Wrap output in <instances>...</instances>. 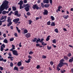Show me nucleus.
Segmentation results:
<instances>
[{"instance_id":"1","label":"nucleus","mask_w":73,"mask_h":73,"mask_svg":"<svg viewBox=\"0 0 73 73\" xmlns=\"http://www.w3.org/2000/svg\"><path fill=\"white\" fill-rule=\"evenodd\" d=\"M9 3V1H5L1 5L0 9L2 11L3 10L5 9H7L8 8L9 6H7V4Z\"/></svg>"},{"instance_id":"2","label":"nucleus","mask_w":73,"mask_h":73,"mask_svg":"<svg viewBox=\"0 0 73 73\" xmlns=\"http://www.w3.org/2000/svg\"><path fill=\"white\" fill-rule=\"evenodd\" d=\"M65 62V60L63 58H62L60 60V62L58 64L60 68L62 67L64 65H66L67 66H68V64L66 62Z\"/></svg>"},{"instance_id":"3","label":"nucleus","mask_w":73,"mask_h":73,"mask_svg":"<svg viewBox=\"0 0 73 73\" xmlns=\"http://www.w3.org/2000/svg\"><path fill=\"white\" fill-rule=\"evenodd\" d=\"M32 8L34 9H36L37 10H38L40 9L38 6L36 4L33 5Z\"/></svg>"},{"instance_id":"4","label":"nucleus","mask_w":73,"mask_h":73,"mask_svg":"<svg viewBox=\"0 0 73 73\" xmlns=\"http://www.w3.org/2000/svg\"><path fill=\"white\" fill-rule=\"evenodd\" d=\"M28 58L29 59L28 60H25V62L26 63H29L31 62V59H32V57L30 55L28 56Z\"/></svg>"},{"instance_id":"5","label":"nucleus","mask_w":73,"mask_h":73,"mask_svg":"<svg viewBox=\"0 0 73 73\" xmlns=\"http://www.w3.org/2000/svg\"><path fill=\"white\" fill-rule=\"evenodd\" d=\"M12 52L13 53L14 55L17 56L19 54L17 51L15 50H12Z\"/></svg>"},{"instance_id":"6","label":"nucleus","mask_w":73,"mask_h":73,"mask_svg":"<svg viewBox=\"0 0 73 73\" xmlns=\"http://www.w3.org/2000/svg\"><path fill=\"white\" fill-rule=\"evenodd\" d=\"M48 13V11L46 9H44V12H43V14L44 16L47 15Z\"/></svg>"},{"instance_id":"7","label":"nucleus","mask_w":73,"mask_h":73,"mask_svg":"<svg viewBox=\"0 0 73 73\" xmlns=\"http://www.w3.org/2000/svg\"><path fill=\"white\" fill-rule=\"evenodd\" d=\"M20 20L19 18L15 19L13 21V22L14 23H17L18 21H19Z\"/></svg>"},{"instance_id":"8","label":"nucleus","mask_w":73,"mask_h":73,"mask_svg":"<svg viewBox=\"0 0 73 73\" xmlns=\"http://www.w3.org/2000/svg\"><path fill=\"white\" fill-rule=\"evenodd\" d=\"M29 7L30 6L28 5L27 6H26L25 8V9L26 12H28L29 11Z\"/></svg>"},{"instance_id":"9","label":"nucleus","mask_w":73,"mask_h":73,"mask_svg":"<svg viewBox=\"0 0 73 73\" xmlns=\"http://www.w3.org/2000/svg\"><path fill=\"white\" fill-rule=\"evenodd\" d=\"M25 36H26V37L28 38L31 37V34L30 33H27V34H25Z\"/></svg>"},{"instance_id":"10","label":"nucleus","mask_w":73,"mask_h":73,"mask_svg":"<svg viewBox=\"0 0 73 73\" xmlns=\"http://www.w3.org/2000/svg\"><path fill=\"white\" fill-rule=\"evenodd\" d=\"M7 20L8 23H12L11 22L12 19H11L10 17H8L7 18Z\"/></svg>"},{"instance_id":"11","label":"nucleus","mask_w":73,"mask_h":73,"mask_svg":"<svg viewBox=\"0 0 73 73\" xmlns=\"http://www.w3.org/2000/svg\"><path fill=\"white\" fill-rule=\"evenodd\" d=\"M12 49H10V51H13V50L15 49V45L13 44H12Z\"/></svg>"},{"instance_id":"12","label":"nucleus","mask_w":73,"mask_h":73,"mask_svg":"<svg viewBox=\"0 0 73 73\" xmlns=\"http://www.w3.org/2000/svg\"><path fill=\"white\" fill-rule=\"evenodd\" d=\"M43 2L44 4H48L49 3V0H44V1H43Z\"/></svg>"},{"instance_id":"13","label":"nucleus","mask_w":73,"mask_h":73,"mask_svg":"<svg viewBox=\"0 0 73 73\" xmlns=\"http://www.w3.org/2000/svg\"><path fill=\"white\" fill-rule=\"evenodd\" d=\"M23 1L22 0H21V1H19V2L18 3V4L19 5H23Z\"/></svg>"},{"instance_id":"14","label":"nucleus","mask_w":73,"mask_h":73,"mask_svg":"<svg viewBox=\"0 0 73 73\" xmlns=\"http://www.w3.org/2000/svg\"><path fill=\"white\" fill-rule=\"evenodd\" d=\"M17 65H18V66H21L22 65V63L21 62H19L18 63V64H17Z\"/></svg>"},{"instance_id":"15","label":"nucleus","mask_w":73,"mask_h":73,"mask_svg":"<svg viewBox=\"0 0 73 73\" xmlns=\"http://www.w3.org/2000/svg\"><path fill=\"white\" fill-rule=\"evenodd\" d=\"M13 58L14 57H12V56L10 57V56H9L8 57V59L10 58V60H11V61H13Z\"/></svg>"},{"instance_id":"16","label":"nucleus","mask_w":73,"mask_h":73,"mask_svg":"<svg viewBox=\"0 0 73 73\" xmlns=\"http://www.w3.org/2000/svg\"><path fill=\"white\" fill-rule=\"evenodd\" d=\"M62 8V6H60L59 7H58V11H60V9H61Z\"/></svg>"},{"instance_id":"17","label":"nucleus","mask_w":73,"mask_h":73,"mask_svg":"<svg viewBox=\"0 0 73 73\" xmlns=\"http://www.w3.org/2000/svg\"><path fill=\"white\" fill-rule=\"evenodd\" d=\"M50 35H48L47 36V38L46 39V41H48L50 40L49 38L50 37Z\"/></svg>"},{"instance_id":"18","label":"nucleus","mask_w":73,"mask_h":73,"mask_svg":"<svg viewBox=\"0 0 73 73\" xmlns=\"http://www.w3.org/2000/svg\"><path fill=\"white\" fill-rule=\"evenodd\" d=\"M64 59L66 60H67L68 59V58L67 56H64Z\"/></svg>"},{"instance_id":"19","label":"nucleus","mask_w":73,"mask_h":73,"mask_svg":"<svg viewBox=\"0 0 73 73\" xmlns=\"http://www.w3.org/2000/svg\"><path fill=\"white\" fill-rule=\"evenodd\" d=\"M8 23H9L7 25V26L8 27H10L12 24V22H8Z\"/></svg>"},{"instance_id":"20","label":"nucleus","mask_w":73,"mask_h":73,"mask_svg":"<svg viewBox=\"0 0 73 73\" xmlns=\"http://www.w3.org/2000/svg\"><path fill=\"white\" fill-rule=\"evenodd\" d=\"M40 43H42V45H43V46H44L45 45H46L47 44L46 43H44V42H40Z\"/></svg>"},{"instance_id":"21","label":"nucleus","mask_w":73,"mask_h":73,"mask_svg":"<svg viewBox=\"0 0 73 73\" xmlns=\"http://www.w3.org/2000/svg\"><path fill=\"white\" fill-rule=\"evenodd\" d=\"M18 10H17L14 13V15L15 16H16V15H17L18 13Z\"/></svg>"},{"instance_id":"22","label":"nucleus","mask_w":73,"mask_h":73,"mask_svg":"<svg viewBox=\"0 0 73 73\" xmlns=\"http://www.w3.org/2000/svg\"><path fill=\"white\" fill-rule=\"evenodd\" d=\"M63 17L64 19H67L68 18V17L69 16H68V15H64Z\"/></svg>"},{"instance_id":"23","label":"nucleus","mask_w":73,"mask_h":73,"mask_svg":"<svg viewBox=\"0 0 73 73\" xmlns=\"http://www.w3.org/2000/svg\"><path fill=\"white\" fill-rule=\"evenodd\" d=\"M3 42H5V43H8V41L7 40V38H5V40H3Z\"/></svg>"},{"instance_id":"24","label":"nucleus","mask_w":73,"mask_h":73,"mask_svg":"<svg viewBox=\"0 0 73 73\" xmlns=\"http://www.w3.org/2000/svg\"><path fill=\"white\" fill-rule=\"evenodd\" d=\"M14 70H16L17 71H18V68L16 66H15L14 68Z\"/></svg>"},{"instance_id":"25","label":"nucleus","mask_w":73,"mask_h":73,"mask_svg":"<svg viewBox=\"0 0 73 73\" xmlns=\"http://www.w3.org/2000/svg\"><path fill=\"white\" fill-rule=\"evenodd\" d=\"M55 25H56L55 24V23L54 22H52L51 24V26L52 27L54 26H55Z\"/></svg>"},{"instance_id":"26","label":"nucleus","mask_w":73,"mask_h":73,"mask_svg":"<svg viewBox=\"0 0 73 73\" xmlns=\"http://www.w3.org/2000/svg\"><path fill=\"white\" fill-rule=\"evenodd\" d=\"M47 49L48 50H50L52 49V46H50L49 47V46H47Z\"/></svg>"},{"instance_id":"27","label":"nucleus","mask_w":73,"mask_h":73,"mask_svg":"<svg viewBox=\"0 0 73 73\" xmlns=\"http://www.w3.org/2000/svg\"><path fill=\"white\" fill-rule=\"evenodd\" d=\"M19 8L20 9H21L24 8V7L22 6V5H19Z\"/></svg>"},{"instance_id":"28","label":"nucleus","mask_w":73,"mask_h":73,"mask_svg":"<svg viewBox=\"0 0 73 73\" xmlns=\"http://www.w3.org/2000/svg\"><path fill=\"white\" fill-rule=\"evenodd\" d=\"M28 32V30L27 29H25V30H24V33L25 34L26 33H27Z\"/></svg>"},{"instance_id":"29","label":"nucleus","mask_w":73,"mask_h":73,"mask_svg":"<svg viewBox=\"0 0 73 73\" xmlns=\"http://www.w3.org/2000/svg\"><path fill=\"white\" fill-rule=\"evenodd\" d=\"M59 66L58 65V66H57V70L58 71V72H59V71L60 70V68H59Z\"/></svg>"},{"instance_id":"30","label":"nucleus","mask_w":73,"mask_h":73,"mask_svg":"<svg viewBox=\"0 0 73 73\" xmlns=\"http://www.w3.org/2000/svg\"><path fill=\"white\" fill-rule=\"evenodd\" d=\"M50 5L48 4H45L44 5V7L45 8H48L49 7Z\"/></svg>"},{"instance_id":"31","label":"nucleus","mask_w":73,"mask_h":73,"mask_svg":"<svg viewBox=\"0 0 73 73\" xmlns=\"http://www.w3.org/2000/svg\"><path fill=\"white\" fill-rule=\"evenodd\" d=\"M36 43H38V42H40V38H38V39L37 40L36 39Z\"/></svg>"},{"instance_id":"32","label":"nucleus","mask_w":73,"mask_h":73,"mask_svg":"<svg viewBox=\"0 0 73 73\" xmlns=\"http://www.w3.org/2000/svg\"><path fill=\"white\" fill-rule=\"evenodd\" d=\"M29 25H31V24L32 23V21H31V19L29 20Z\"/></svg>"},{"instance_id":"33","label":"nucleus","mask_w":73,"mask_h":73,"mask_svg":"<svg viewBox=\"0 0 73 73\" xmlns=\"http://www.w3.org/2000/svg\"><path fill=\"white\" fill-rule=\"evenodd\" d=\"M12 9H13V11H15L17 9L16 8L15 6L13 7Z\"/></svg>"},{"instance_id":"34","label":"nucleus","mask_w":73,"mask_h":73,"mask_svg":"<svg viewBox=\"0 0 73 73\" xmlns=\"http://www.w3.org/2000/svg\"><path fill=\"white\" fill-rule=\"evenodd\" d=\"M37 38H34L33 40H32L33 42H35L36 41Z\"/></svg>"},{"instance_id":"35","label":"nucleus","mask_w":73,"mask_h":73,"mask_svg":"<svg viewBox=\"0 0 73 73\" xmlns=\"http://www.w3.org/2000/svg\"><path fill=\"white\" fill-rule=\"evenodd\" d=\"M41 6L43 8H44V4L43 3V2H42L41 4Z\"/></svg>"},{"instance_id":"36","label":"nucleus","mask_w":73,"mask_h":73,"mask_svg":"<svg viewBox=\"0 0 73 73\" xmlns=\"http://www.w3.org/2000/svg\"><path fill=\"white\" fill-rule=\"evenodd\" d=\"M50 18L51 19V20H52V21H54V18L53 16H51Z\"/></svg>"},{"instance_id":"37","label":"nucleus","mask_w":73,"mask_h":73,"mask_svg":"<svg viewBox=\"0 0 73 73\" xmlns=\"http://www.w3.org/2000/svg\"><path fill=\"white\" fill-rule=\"evenodd\" d=\"M11 62V63L10 64V66L11 67H12L13 66V64L12 62Z\"/></svg>"},{"instance_id":"38","label":"nucleus","mask_w":73,"mask_h":73,"mask_svg":"<svg viewBox=\"0 0 73 73\" xmlns=\"http://www.w3.org/2000/svg\"><path fill=\"white\" fill-rule=\"evenodd\" d=\"M56 39H54L52 40V43H56Z\"/></svg>"},{"instance_id":"39","label":"nucleus","mask_w":73,"mask_h":73,"mask_svg":"<svg viewBox=\"0 0 73 73\" xmlns=\"http://www.w3.org/2000/svg\"><path fill=\"white\" fill-rule=\"evenodd\" d=\"M71 56V54L70 53H69L67 54V56L69 57H70Z\"/></svg>"},{"instance_id":"40","label":"nucleus","mask_w":73,"mask_h":73,"mask_svg":"<svg viewBox=\"0 0 73 73\" xmlns=\"http://www.w3.org/2000/svg\"><path fill=\"white\" fill-rule=\"evenodd\" d=\"M15 16H17V17H20L21 16V14L20 13H18Z\"/></svg>"},{"instance_id":"41","label":"nucleus","mask_w":73,"mask_h":73,"mask_svg":"<svg viewBox=\"0 0 73 73\" xmlns=\"http://www.w3.org/2000/svg\"><path fill=\"white\" fill-rule=\"evenodd\" d=\"M42 58L43 59H45L46 58V56H44V55H43L42 56Z\"/></svg>"},{"instance_id":"42","label":"nucleus","mask_w":73,"mask_h":73,"mask_svg":"<svg viewBox=\"0 0 73 73\" xmlns=\"http://www.w3.org/2000/svg\"><path fill=\"white\" fill-rule=\"evenodd\" d=\"M14 40V38L13 37H12L10 39V41H13Z\"/></svg>"},{"instance_id":"43","label":"nucleus","mask_w":73,"mask_h":73,"mask_svg":"<svg viewBox=\"0 0 73 73\" xmlns=\"http://www.w3.org/2000/svg\"><path fill=\"white\" fill-rule=\"evenodd\" d=\"M6 13V11H3L2 12V14L3 15H5Z\"/></svg>"},{"instance_id":"44","label":"nucleus","mask_w":73,"mask_h":73,"mask_svg":"<svg viewBox=\"0 0 73 73\" xmlns=\"http://www.w3.org/2000/svg\"><path fill=\"white\" fill-rule=\"evenodd\" d=\"M54 31L56 33H58V29H56L54 30Z\"/></svg>"},{"instance_id":"45","label":"nucleus","mask_w":73,"mask_h":73,"mask_svg":"<svg viewBox=\"0 0 73 73\" xmlns=\"http://www.w3.org/2000/svg\"><path fill=\"white\" fill-rule=\"evenodd\" d=\"M40 65H38L36 67V68L37 69H40Z\"/></svg>"},{"instance_id":"46","label":"nucleus","mask_w":73,"mask_h":73,"mask_svg":"<svg viewBox=\"0 0 73 73\" xmlns=\"http://www.w3.org/2000/svg\"><path fill=\"white\" fill-rule=\"evenodd\" d=\"M26 14H27V15L29 16H31V14L29 12H28Z\"/></svg>"},{"instance_id":"47","label":"nucleus","mask_w":73,"mask_h":73,"mask_svg":"<svg viewBox=\"0 0 73 73\" xmlns=\"http://www.w3.org/2000/svg\"><path fill=\"white\" fill-rule=\"evenodd\" d=\"M3 48H5V46L4 44H3L2 45H1V47H2Z\"/></svg>"},{"instance_id":"48","label":"nucleus","mask_w":73,"mask_h":73,"mask_svg":"<svg viewBox=\"0 0 73 73\" xmlns=\"http://www.w3.org/2000/svg\"><path fill=\"white\" fill-rule=\"evenodd\" d=\"M13 13V11H11V12H10V13L8 14V16H10L11 15V14Z\"/></svg>"},{"instance_id":"49","label":"nucleus","mask_w":73,"mask_h":73,"mask_svg":"<svg viewBox=\"0 0 73 73\" xmlns=\"http://www.w3.org/2000/svg\"><path fill=\"white\" fill-rule=\"evenodd\" d=\"M4 49V48L3 47H1V51H2Z\"/></svg>"},{"instance_id":"50","label":"nucleus","mask_w":73,"mask_h":73,"mask_svg":"<svg viewBox=\"0 0 73 73\" xmlns=\"http://www.w3.org/2000/svg\"><path fill=\"white\" fill-rule=\"evenodd\" d=\"M24 68V67L21 66L20 67V69H21L22 70H23Z\"/></svg>"},{"instance_id":"51","label":"nucleus","mask_w":73,"mask_h":73,"mask_svg":"<svg viewBox=\"0 0 73 73\" xmlns=\"http://www.w3.org/2000/svg\"><path fill=\"white\" fill-rule=\"evenodd\" d=\"M44 40V39L42 38L40 40V42H42L43 41V40Z\"/></svg>"},{"instance_id":"52","label":"nucleus","mask_w":73,"mask_h":73,"mask_svg":"<svg viewBox=\"0 0 73 73\" xmlns=\"http://www.w3.org/2000/svg\"><path fill=\"white\" fill-rule=\"evenodd\" d=\"M50 21H48L47 24L48 25H50Z\"/></svg>"},{"instance_id":"53","label":"nucleus","mask_w":73,"mask_h":73,"mask_svg":"<svg viewBox=\"0 0 73 73\" xmlns=\"http://www.w3.org/2000/svg\"><path fill=\"white\" fill-rule=\"evenodd\" d=\"M14 35H15V36L16 37H17L18 36H17V34L16 33H15Z\"/></svg>"},{"instance_id":"54","label":"nucleus","mask_w":73,"mask_h":73,"mask_svg":"<svg viewBox=\"0 0 73 73\" xmlns=\"http://www.w3.org/2000/svg\"><path fill=\"white\" fill-rule=\"evenodd\" d=\"M50 64L51 65H53L54 64V63L53 62L51 61L50 62Z\"/></svg>"},{"instance_id":"55","label":"nucleus","mask_w":73,"mask_h":73,"mask_svg":"<svg viewBox=\"0 0 73 73\" xmlns=\"http://www.w3.org/2000/svg\"><path fill=\"white\" fill-rule=\"evenodd\" d=\"M3 69V68L1 66L0 67V70L1 71H2Z\"/></svg>"},{"instance_id":"56","label":"nucleus","mask_w":73,"mask_h":73,"mask_svg":"<svg viewBox=\"0 0 73 73\" xmlns=\"http://www.w3.org/2000/svg\"><path fill=\"white\" fill-rule=\"evenodd\" d=\"M50 3L51 4V5H52V0H50Z\"/></svg>"},{"instance_id":"57","label":"nucleus","mask_w":73,"mask_h":73,"mask_svg":"<svg viewBox=\"0 0 73 73\" xmlns=\"http://www.w3.org/2000/svg\"><path fill=\"white\" fill-rule=\"evenodd\" d=\"M3 36L4 37H6V34H3Z\"/></svg>"},{"instance_id":"58","label":"nucleus","mask_w":73,"mask_h":73,"mask_svg":"<svg viewBox=\"0 0 73 73\" xmlns=\"http://www.w3.org/2000/svg\"><path fill=\"white\" fill-rule=\"evenodd\" d=\"M2 17L3 19H6V17H7V16H2Z\"/></svg>"},{"instance_id":"59","label":"nucleus","mask_w":73,"mask_h":73,"mask_svg":"<svg viewBox=\"0 0 73 73\" xmlns=\"http://www.w3.org/2000/svg\"><path fill=\"white\" fill-rule=\"evenodd\" d=\"M33 52L32 51H30L29 54L30 55H31V54H33Z\"/></svg>"},{"instance_id":"60","label":"nucleus","mask_w":73,"mask_h":73,"mask_svg":"<svg viewBox=\"0 0 73 73\" xmlns=\"http://www.w3.org/2000/svg\"><path fill=\"white\" fill-rule=\"evenodd\" d=\"M40 45V44H36V47H38V46H39Z\"/></svg>"},{"instance_id":"61","label":"nucleus","mask_w":73,"mask_h":73,"mask_svg":"<svg viewBox=\"0 0 73 73\" xmlns=\"http://www.w3.org/2000/svg\"><path fill=\"white\" fill-rule=\"evenodd\" d=\"M27 0H24V3H27Z\"/></svg>"},{"instance_id":"62","label":"nucleus","mask_w":73,"mask_h":73,"mask_svg":"<svg viewBox=\"0 0 73 73\" xmlns=\"http://www.w3.org/2000/svg\"><path fill=\"white\" fill-rule=\"evenodd\" d=\"M3 60H4V59L3 58H0V61H3Z\"/></svg>"},{"instance_id":"63","label":"nucleus","mask_w":73,"mask_h":73,"mask_svg":"<svg viewBox=\"0 0 73 73\" xmlns=\"http://www.w3.org/2000/svg\"><path fill=\"white\" fill-rule=\"evenodd\" d=\"M10 29H13V26H10Z\"/></svg>"},{"instance_id":"64","label":"nucleus","mask_w":73,"mask_h":73,"mask_svg":"<svg viewBox=\"0 0 73 73\" xmlns=\"http://www.w3.org/2000/svg\"><path fill=\"white\" fill-rule=\"evenodd\" d=\"M71 73H73V68H72L71 70H70Z\"/></svg>"}]
</instances>
